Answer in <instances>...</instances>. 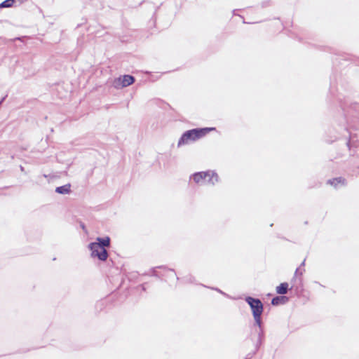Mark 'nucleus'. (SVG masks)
Segmentation results:
<instances>
[{
  "label": "nucleus",
  "mask_w": 359,
  "mask_h": 359,
  "mask_svg": "<svg viewBox=\"0 0 359 359\" xmlns=\"http://www.w3.org/2000/svg\"><path fill=\"white\" fill-rule=\"evenodd\" d=\"M215 128H196L185 132L178 142V147L196 141L206 135L209 132L215 130Z\"/></svg>",
  "instance_id": "f257e3e1"
},
{
  "label": "nucleus",
  "mask_w": 359,
  "mask_h": 359,
  "mask_svg": "<svg viewBox=\"0 0 359 359\" xmlns=\"http://www.w3.org/2000/svg\"><path fill=\"white\" fill-rule=\"evenodd\" d=\"M245 302L250 306L255 322L258 325H260L261 316L264 310L262 302L259 299H255L251 297H247L245 298Z\"/></svg>",
  "instance_id": "f03ea898"
},
{
  "label": "nucleus",
  "mask_w": 359,
  "mask_h": 359,
  "mask_svg": "<svg viewBox=\"0 0 359 359\" xmlns=\"http://www.w3.org/2000/svg\"><path fill=\"white\" fill-rule=\"evenodd\" d=\"M193 180L196 184H201L207 182L209 184H215L219 180V177L214 171L198 172L193 175Z\"/></svg>",
  "instance_id": "7ed1b4c3"
},
{
  "label": "nucleus",
  "mask_w": 359,
  "mask_h": 359,
  "mask_svg": "<svg viewBox=\"0 0 359 359\" xmlns=\"http://www.w3.org/2000/svg\"><path fill=\"white\" fill-rule=\"evenodd\" d=\"M89 248L91 251V257H97L101 261L107 260L108 257V252L105 248H102V245L91 243L89 245Z\"/></svg>",
  "instance_id": "20e7f679"
},
{
  "label": "nucleus",
  "mask_w": 359,
  "mask_h": 359,
  "mask_svg": "<svg viewBox=\"0 0 359 359\" xmlns=\"http://www.w3.org/2000/svg\"><path fill=\"white\" fill-rule=\"evenodd\" d=\"M135 81L133 76L130 75H124L114 81V85L116 88H123L133 84Z\"/></svg>",
  "instance_id": "39448f33"
},
{
  "label": "nucleus",
  "mask_w": 359,
  "mask_h": 359,
  "mask_svg": "<svg viewBox=\"0 0 359 359\" xmlns=\"http://www.w3.org/2000/svg\"><path fill=\"white\" fill-rule=\"evenodd\" d=\"M289 284L287 283H282L276 287V291L279 294H285L287 292Z\"/></svg>",
  "instance_id": "423d86ee"
},
{
  "label": "nucleus",
  "mask_w": 359,
  "mask_h": 359,
  "mask_svg": "<svg viewBox=\"0 0 359 359\" xmlns=\"http://www.w3.org/2000/svg\"><path fill=\"white\" fill-rule=\"evenodd\" d=\"M287 301V297H286L285 296H278V297H276L272 299L271 304L273 306H278V305L283 304L286 303Z\"/></svg>",
  "instance_id": "0eeeda50"
},
{
  "label": "nucleus",
  "mask_w": 359,
  "mask_h": 359,
  "mask_svg": "<svg viewBox=\"0 0 359 359\" xmlns=\"http://www.w3.org/2000/svg\"><path fill=\"white\" fill-rule=\"evenodd\" d=\"M97 242L95 243L102 245V248H104V247H109L110 245V238L108 236L105 238H97Z\"/></svg>",
  "instance_id": "6e6552de"
},
{
  "label": "nucleus",
  "mask_w": 359,
  "mask_h": 359,
  "mask_svg": "<svg viewBox=\"0 0 359 359\" xmlns=\"http://www.w3.org/2000/svg\"><path fill=\"white\" fill-rule=\"evenodd\" d=\"M328 184L336 187L338 184H344L345 180L342 177L333 178L328 181Z\"/></svg>",
  "instance_id": "1a4fd4ad"
},
{
  "label": "nucleus",
  "mask_w": 359,
  "mask_h": 359,
  "mask_svg": "<svg viewBox=\"0 0 359 359\" xmlns=\"http://www.w3.org/2000/svg\"><path fill=\"white\" fill-rule=\"evenodd\" d=\"M58 194H68L70 191V184H65L64 186L58 187L55 189Z\"/></svg>",
  "instance_id": "9d476101"
},
{
  "label": "nucleus",
  "mask_w": 359,
  "mask_h": 359,
  "mask_svg": "<svg viewBox=\"0 0 359 359\" xmlns=\"http://www.w3.org/2000/svg\"><path fill=\"white\" fill-rule=\"evenodd\" d=\"M15 0H6L0 4V8H9L13 6Z\"/></svg>",
  "instance_id": "9b49d317"
}]
</instances>
